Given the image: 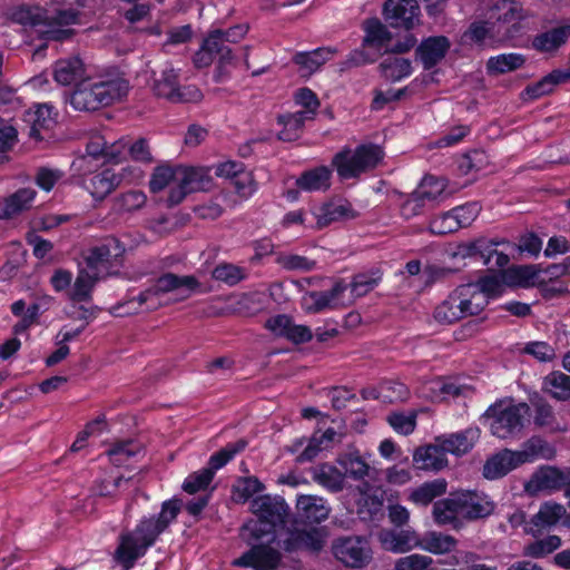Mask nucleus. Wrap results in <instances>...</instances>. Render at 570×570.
<instances>
[{
	"label": "nucleus",
	"instance_id": "nucleus-19",
	"mask_svg": "<svg viewBox=\"0 0 570 570\" xmlns=\"http://www.w3.org/2000/svg\"><path fill=\"white\" fill-rule=\"evenodd\" d=\"M451 47L450 40L444 36L429 37L416 49V55L425 69L436 66Z\"/></svg>",
	"mask_w": 570,
	"mask_h": 570
},
{
	"label": "nucleus",
	"instance_id": "nucleus-18",
	"mask_svg": "<svg viewBox=\"0 0 570 570\" xmlns=\"http://www.w3.org/2000/svg\"><path fill=\"white\" fill-rule=\"evenodd\" d=\"M379 540L385 550L404 553L419 548L420 535L411 529L401 531L383 530L379 533Z\"/></svg>",
	"mask_w": 570,
	"mask_h": 570
},
{
	"label": "nucleus",
	"instance_id": "nucleus-10",
	"mask_svg": "<svg viewBox=\"0 0 570 570\" xmlns=\"http://www.w3.org/2000/svg\"><path fill=\"white\" fill-rule=\"evenodd\" d=\"M250 508L258 520L248 522L244 529L250 531L255 537L268 533L275 527L282 524L288 510L283 498L271 495L255 498L250 503Z\"/></svg>",
	"mask_w": 570,
	"mask_h": 570
},
{
	"label": "nucleus",
	"instance_id": "nucleus-15",
	"mask_svg": "<svg viewBox=\"0 0 570 570\" xmlns=\"http://www.w3.org/2000/svg\"><path fill=\"white\" fill-rule=\"evenodd\" d=\"M281 561V553L271 546H254L233 563L238 567H252L256 570H275Z\"/></svg>",
	"mask_w": 570,
	"mask_h": 570
},
{
	"label": "nucleus",
	"instance_id": "nucleus-28",
	"mask_svg": "<svg viewBox=\"0 0 570 570\" xmlns=\"http://www.w3.org/2000/svg\"><path fill=\"white\" fill-rule=\"evenodd\" d=\"M520 464L533 462L538 459L551 460L556 456L554 448L539 436L525 441L519 451H515Z\"/></svg>",
	"mask_w": 570,
	"mask_h": 570
},
{
	"label": "nucleus",
	"instance_id": "nucleus-35",
	"mask_svg": "<svg viewBox=\"0 0 570 570\" xmlns=\"http://www.w3.org/2000/svg\"><path fill=\"white\" fill-rule=\"evenodd\" d=\"M285 543L287 550L304 549L317 552L324 547V538L317 529L297 530L291 533Z\"/></svg>",
	"mask_w": 570,
	"mask_h": 570
},
{
	"label": "nucleus",
	"instance_id": "nucleus-49",
	"mask_svg": "<svg viewBox=\"0 0 570 570\" xmlns=\"http://www.w3.org/2000/svg\"><path fill=\"white\" fill-rule=\"evenodd\" d=\"M306 120L308 119L298 112L279 116L278 121L284 128L279 131L278 138L284 141L297 139Z\"/></svg>",
	"mask_w": 570,
	"mask_h": 570
},
{
	"label": "nucleus",
	"instance_id": "nucleus-25",
	"mask_svg": "<svg viewBox=\"0 0 570 570\" xmlns=\"http://www.w3.org/2000/svg\"><path fill=\"white\" fill-rule=\"evenodd\" d=\"M124 252L125 248L118 239L107 238L101 245L90 249L86 257L87 268L99 272V266L117 259Z\"/></svg>",
	"mask_w": 570,
	"mask_h": 570
},
{
	"label": "nucleus",
	"instance_id": "nucleus-57",
	"mask_svg": "<svg viewBox=\"0 0 570 570\" xmlns=\"http://www.w3.org/2000/svg\"><path fill=\"white\" fill-rule=\"evenodd\" d=\"M432 563L431 557L413 553L399 558L394 563V570H428Z\"/></svg>",
	"mask_w": 570,
	"mask_h": 570
},
{
	"label": "nucleus",
	"instance_id": "nucleus-45",
	"mask_svg": "<svg viewBox=\"0 0 570 570\" xmlns=\"http://www.w3.org/2000/svg\"><path fill=\"white\" fill-rule=\"evenodd\" d=\"M566 513L567 510L562 504L548 501L540 507L532 522L535 527H551L557 524Z\"/></svg>",
	"mask_w": 570,
	"mask_h": 570
},
{
	"label": "nucleus",
	"instance_id": "nucleus-33",
	"mask_svg": "<svg viewBox=\"0 0 570 570\" xmlns=\"http://www.w3.org/2000/svg\"><path fill=\"white\" fill-rule=\"evenodd\" d=\"M332 170L320 166L304 171L296 180V185L305 191L327 190L331 186Z\"/></svg>",
	"mask_w": 570,
	"mask_h": 570
},
{
	"label": "nucleus",
	"instance_id": "nucleus-20",
	"mask_svg": "<svg viewBox=\"0 0 570 570\" xmlns=\"http://www.w3.org/2000/svg\"><path fill=\"white\" fill-rule=\"evenodd\" d=\"M480 438L479 428H469L464 431L438 436L445 453L463 455L468 453Z\"/></svg>",
	"mask_w": 570,
	"mask_h": 570
},
{
	"label": "nucleus",
	"instance_id": "nucleus-1",
	"mask_svg": "<svg viewBox=\"0 0 570 570\" xmlns=\"http://www.w3.org/2000/svg\"><path fill=\"white\" fill-rule=\"evenodd\" d=\"M212 179L203 168L186 166H157L149 180V189L157 194L169 188L166 199L168 207L179 205L187 195L209 189Z\"/></svg>",
	"mask_w": 570,
	"mask_h": 570
},
{
	"label": "nucleus",
	"instance_id": "nucleus-58",
	"mask_svg": "<svg viewBox=\"0 0 570 570\" xmlns=\"http://www.w3.org/2000/svg\"><path fill=\"white\" fill-rule=\"evenodd\" d=\"M428 204V200L421 195V193L416 188L403 202L401 206V214L406 219L413 218L420 214H423Z\"/></svg>",
	"mask_w": 570,
	"mask_h": 570
},
{
	"label": "nucleus",
	"instance_id": "nucleus-31",
	"mask_svg": "<svg viewBox=\"0 0 570 570\" xmlns=\"http://www.w3.org/2000/svg\"><path fill=\"white\" fill-rule=\"evenodd\" d=\"M311 473L312 479L316 483L331 492H338L344 489L345 474L330 463H322L314 466Z\"/></svg>",
	"mask_w": 570,
	"mask_h": 570
},
{
	"label": "nucleus",
	"instance_id": "nucleus-7",
	"mask_svg": "<svg viewBox=\"0 0 570 570\" xmlns=\"http://www.w3.org/2000/svg\"><path fill=\"white\" fill-rule=\"evenodd\" d=\"M485 295L472 283L459 285L435 307L434 318L440 324H452L480 314L487 306Z\"/></svg>",
	"mask_w": 570,
	"mask_h": 570
},
{
	"label": "nucleus",
	"instance_id": "nucleus-40",
	"mask_svg": "<svg viewBox=\"0 0 570 570\" xmlns=\"http://www.w3.org/2000/svg\"><path fill=\"white\" fill-rule=\"evenodd\" d=\"M524 61L523 56L520 53H502L489 58L485 68L489 75L498 76L521 68Z\"/></svg>",
	"mask_w": 570,
	"mask_h": 570
},
{
	"label": "nucleus",
	"instance_id": "nucleus-36",
	"mask_svg": "<svg viewBox=\"0 0 570 570\" xmlns=\"http://www.w3.org/2000/svg\"><path fill=\"white\" fill-rule=\"evenodd\" d=\"M204 43L206 48L209 49L216 57V59H218L219 66L216 79L220 80L224 65L229 63L233 59L232 49L224 39L223 30L216 29L212 31L204 40Z\"/></svg>",
	"mask_w": 570,
	"mask_h": 570
},
{
	"label": "nucleus",
	"instance_id": "nucleus-11",
	"mask_svg": "<svg viewBox=\"0 0 570 570\" xmlns=\"http://www.w3.org/2000/svg\"><path fill=\"white\" fill-rule=\"evenodd\" d=\"M332 552L340 562L348 568H363L372 560L370 542L360 535L336 538L332 543Z\"/></svg>",
	"mask_w": 570,
	"mask_h": 570
},
{
	"label": "nucleus",
	"instance_id": "nucleus-64",
	"mask_svg": "<svg viewBox=\"0 0 570 570\" xmlns=\"http://www.w3.org/2000/svg\"><path fill=\"white\" fill-rule=\"evenodd\" d=\"M481 210L479 203H469L452 209L460 228L470 226Z\"/></svg>",
	"mask_w": 570,
	"mask_h": 570
},
{
	"label": "nucleus",
	"instance_id": "nucleus-59",
	"mask_svg": "<svg viewBox=\"0 0 570 570\" xmlns=\"http://www.w3.org/2000/svg\"><path fill=\"white\" fill-rule=\"evenodd\" d=\"M410 395L409 389L400 382H385L380 385V396L384 402H403Z\"/></svg>",
	"mask_w": 570,
	"mask_h": 570
},
{
	"label": "nucleus",
	"instance_id": "nucleus-8",
	"mask_svg": "<svg viewBox=\"0 0 570 570\" xmlns=\"http://www.w3.org/2000/svg\"><path fill=\"white\" fill-rule=\"evenodd\" d=\"M530 406L524 403L513 404L511 401L500 400L490 405L483 417L491 420V433L499 439H509L519 435L529 421Z\"/></svg>",
	"mask_w": 570,
	"mask_h": 570
},
{
	"label": "nucleus",
	"instance_id": "nucleus-44",
	"mask_svg": "<svg viewBox=\"0 0 570 570\" xmlns=\"http://www.w3.org/2000/svg\"><path fill=\"white\" fill-rule=\"evenodd\" d=\"M147 203V196L141 190H128L114 198V210L120 214L134 213L141 209Z\"/></svg>",
	"mask_w": 570,
	"mask_h": 570
},
{
	"label": "nucleus",
	"instance_id": "nucleus-63",
	"mask_svg": "<svg viewBox=\"0 0 570 570\" xmlns=\"http://www.w3.org/2000/svg\"><path fill=\"white\" fill-rule=\"evenodd\" d=\"M264 485L255 476L242 478L234 487L235 494L239 500L246 501L254 494L261 492Z\"/></svg>",
	"mask_w": 570,
	"mask_h": 570
},
{
	"label": "nucleus",
	"instance_id": "nucleus-38",
	"mask_svg": "<svg viewBox=\"0 0 570 570\" xmlns=\"http://www.w3.org/2000/svg\"><path fill=\"white\" fill-rule=\"evenodd\" d=\"M543 391L559 401L570 400V375L553 371L543 380Z\"/></svg>",
	"mask_w": 570,
	"mask_h": 570
},
{
	"label": "nucleus",
	"instance_id": "nucleus-12",
	"mask_svg": "<svg viewBox=\"0 0 570 570\" xmlns=\"http://www.w3.org/2000/svg\"><path fill=\"white\" fill-rule=\"evenodd\" d=\"M570 481V468L559 469L553 465H542L538 468L524 483V492L530 497L540 493H552L561 489L567 490V483Z\"/></svg>",
	"mask_w": 570,
	"mask_h": 570
},
{
	"label": "nucleus",
	"instance_id": "nucleus-62",
	"mask_svg": "<svg viewBox=\"0 0 570 570\" xmlns=\"http://www.w3.org/2000/svg\"><path fill=\"white\" fill-rule=\"evenodd\" d=\"M479 560L480 556L472 551H460L451 558L449 563L452 566L465 563L468 566L466 570H498L495 566L480 563Z\"/></svg>",
	"mask_w": 570,
	"mask_h": 570
},
{
	"label": "nucleus",
	"instance_id": "nucleus-14",
	"mask_svg": "<svg viewBox=\"0 0 570 570\" xmlns=\"http://www.w3.org/2000/svg\"><path fill=\"white\" fill-rule=\"evenodd\" d=\"M129 171V167L122 168L118 173L112 169H104L86 179L83 183L85 188L96 200H104L121 185Z\"/></svg>",
	"mask_w": 570,
	"mask_h": 570
},
{
	"label": "nucleus",
	"instance_id": "nucleus-54",
	"mask_svg": "<svg viewBox=\"0 0 570 570\" xmlns=\"http://www.w3.org/2000/svg\"><path fill=\"white\" fill-rule=\"evenodd\" d=\"M460 229L452 210L431 219L429 230L433 235L443 236Z\"/></svg>",
	"mask_w": 570,
	"mask_h": 570
},
{
	"label": "nucleus",
	"instance_id": "nucleus-48",
	"mask_svg": "<svg viewBox=\"0 0 570 570\" xmlns=\"http://www.w3.org/2000/svg\"><path fill=\"white\" fill-rule=\"evenodd\" d=\"M27 121L31 124L30 136L33 138L40 137V130L48 128L52 122V108L43 104L38 105L35 110L27 114Z\"/></svg>",
	"mask_w": 570,
	"mask_h": 570
},
{
	"label": "nucleus",
	"instance_id": "nucleus-51",
	"mask_svg": "<svg viewBox=\"0 0 570 570\" xmlns=\"http://www.w3.org/2000/svg\"><path fill=\"white\" fill-rule=\"evenodd\" d=\"M340 465L345 470V474L358 480L367 475L368 464L356 453H348L338 459Z\"/></svg>",
	"mask_w": 570,
	"mask_h": 570
},
{
	"label": "nucleus",
	"instance_id": "nucleus-13",
	"mask_svg": "<svg viewBox=\"0 0 570 570\" xmlns=\"http://www.w3.org/2000/svg\"><path fill=\"white\" fill-rule=\"evenodd\" d=\"M383 13L393 27L409 30L420 22V7L416 0H386Z\"/></svg>",
	"mask_w": 570,
	"mask_h": 570
},
{
	"label": "nucleus",
	"instance_id": "nucleus-52",
	"mask_svg": "<svg viewBox=\"0 0 570 570\" xmlns=\"http://www.w3.org/2000/svg\"><path fill=\"white\" fill-rule=\"evenodd\" d=\"M276 263L287 271L311 272L316 267V262L297 254H279Z\"/></svg>",
	"mask_w": 570,
	"mask_h": 570
},
{
	"label": "nucleus",
	"instance_id": "nucleus-55",
	"mask_svg": "<svg viewBox=\"0 0 570 570\" xmlns=\"http://www.w3.org/2000/svg\"><path fill=\"white\" fill-rule=\"evenodd\" d=\"M212 276L216 281L224 282L233 286L244 279L245 274L244 271L236 265L219 264L214 268Z\"/></svg>",
	"mask_w": 570,
	"mask_h": 570
},
{
	"label": "nucleus",
	"instance_id": "nucleus-22",
	"mask_svg": "<svg viewBox=\"0 0 570 570\" xmlns=\"http://www.w3.org/2000/svg\"><path fill=\"white\" fill-rule=\"evenodd\" d=\"M520 464L515 451L504 449L491 456L483 465V476L488 480H495L504 476Z\"/></svg>",
	"mask_w": 570,
	"mask_h": 570
},
{
	"label": "nucleus",
	"instance_id": "nucleus-39",
	"mask_svg": "<svg viewBox=\"0 0 570 570\" xmlns=\"http://www.w3.org/2000/svg\"><path fill=\"white\" fill-rule=\"evenodd\" d=\"M333 53L334 51L330 48H320L311 52H298L293 60L301 67L304 75H311L330 60Z\"/></svg>",
	"mask_w": 570,
	"mask_h": 570
},
{
	"label": "nucleus",
	"instance_id": "nucleus-27",
	"mask_svg": "<svg viewBox=\"0 0 570 570\" xmlns=\"http://www.w3.org/2000/svg\"><path fill=\"white\" fill-rule=\"evenodd\" d=\"M458 540L451 535L440 531H426L420 537L419 548L432 554H446L455 550Z\"/></svg>",
	"mask_w": 570,
	"mask_h": 570
},
{
	"label": "nucleus",
	"instance_id": "nucleus-32",
	"mask_svg": "<svg viewBox=\"0 0 570 570\" xmlns=\"http://www.w3.org/2000/svg\"><path fill=\"white\" fill-rule=\"evenodd\" d=\"M342 435L338 434L334 429L330 428L322 434L315 433L304 451L297 456L298 463L312 461L320 451L328 449L332 444L341 442Z\"/></svg>",
	"mask_w": 570,
	"mask_h": 570
},
{
	"label": "nucleus",
	"instance_id": "nucleus-16",
	"mask_svg": "<svg viewBox=\"0 0 570 570\" xmlns=\"http://www.w3.org/2000/svg\"><path fill=\"white\" fill-rule=\"evenodd\" d=\"M37 191L31 187L19 188L1 200L0 219L9 220L32 208Z\"/></svg>",
	"mask_w": 570,
	"mask_h": 570
},
{
	"label": "nucleus",
	"instance_id": "nucleus-30",
	"mask_svg": "<svg viewBox=\"0 0 570 570\" xmlns=\"http://www.w3.org/2000/svg\"><path fill=\"white\" fill-rule=\"evenodd\" d=\"M85 71L82 60L79 57H71L56 62L53 78L58 83L68 86L82 79Z\"/></svg>",
	"mask_w": 570,
	"mask_h": 570
},
{
	"label": "nucleus",
	"instance_id": "nucleus-29",
	"mask_svg": "<svg viewBox=\"0 0 570 570\" xmlns=\"http://www.w3.org/2000/svg\"><path fill=\"white\" fill-rule=\"evenodd\" d=\"M99 279V272L89 268H82L68 291V298L72 302H89L91 293Z\"/></svg>",
	"mask_w": 570,
	"mask_h": 570
},
{
	"label": "nucleus",
	"instance_id": "nucleus-61",
	"mask_svg": "<svg viewBox=\"0 0 570 570\" xmlns=\"http://www.w3.org/2000/svg\"><path fill=\"white\" fill-rule=\"evenodd\" d=\"M295 97L296 102L305 108V110H299L297 112L304 115L308 120L313 119L317 108L320 107V101L316 95L308 88H302Z\"/></svg>",
	"mask_w": 570,
	"mask_h": 570
},
{
	"label": "nucleus",
	"instance_id": "nucleus-9",
	"mask_svg": "<svg viewBox=\"0 0 570 570\" xmlns=\"http://www.w3.org/2000/svg\"><path fill=\"white\" fill-rule=\"evenodd\" d=\"M383 149L374 144H364L355 149L345 148L335 154L332 166L342 180L358 178L374 169L383 159Z\"/></svg>",
	"mask_w": 570,
	"mask_h": 570
},
{
	"label": "nucleus",
	"instance_id": "nucleus-50",
	"mask_svg": "<svg viewBox=\"0 0 570 570\" xmlns=\"http://www.w3.org/2000/svg\"><path fill=\"white\" fill-rule=\"evenodd\" d=\"M246 442L243 440H239L234 444H228L226 448L210 456L208 466L205 469L212 470V476L214 478L215 472L227 464L234 455L244 450Z\"/></svg>",
	"mask_w": 570,
	"mask_h": 570
},
{
	"label": "nucleus",
	"instance_id": "nucleus-46",
	"mask_svg": "<svg viewBox=\"0 0 570 570\" xmlns=\"http://www.w3.org/2000/svg\"><path fill=\"white\" fill-rule=\"evenodd\" d=\"M380 69L386 79L397 81L412 72V65L409 59L389 57L380 63Z\"/></svg>",
	"mask_w": 570,
	"mask_h": 570
},
{
	"label": "nucleus",
	"instance_id": "nucleus-43",
	"mask_svg": "<svg viewBox=\"0 0 570 570\" xmlns=\"http://www.w3.org/2000/svg\"><path fill=\"white\" fill-rule=\"evenodd\" d=\"M534 414L533 422L537 426L547 429L551 432L564 431L566 426L562 425L552 406L544 401H538L533 404Z\"/></svg>",
	"mask_w": 570,
	"mask_h": 570
},
{
	"label": "nucleus",
	"instance_id": "nucleus-6",
	"mask_svg": "<svg viewBox=\"0 0 570 570\" xmlns=\"http://www.w3.org/2000/svg\"><path fill=\"white\" fill-rule=\"evenodd\" d=\"M129 90L122 78L82 80L70 96V104L79 111H94L121 100Z\"/></svg>",
	"mask_w": 570,
	"mask_h": 570
},
{
	"label": "nucleus",
	"instance_id": "nucleus-47",
	"mask_svg": "<svg viewBox=\"0 0 570 570\" xmlns=\"http://www.w3.org/2000/svg\"><path fill=\"white\" fill-rule=\"evenodd\" d=\"M523 18L521 6L512 0H499L490 14V19L504 23L517 22Z\"/></svg>",
	"mask_w": 570,
	"mask_h": 570
},
{
	"label": "nucleus",
	"instance_id": "nucleus-41",
	"mask_svg": "<svg viewBox=\"0 0 570 570\" xmlns=\"http://www.w3.org/2000/svg\"><path fill=\"white\" fill-rule=\"evenodd\" d=\"M107 453L111 463L120 466L126 464L131 458L144 454V446L134 440L120 441L115 443Z\"/></svg>",
	"mask_w": 570,
	"mask_h": 570
},
{
	"label": "nucleus",
	"instance_id": "nucleus-56",
	"mask_svg": "<svg viewBox=\"0 0 570 570\" xmlns=\"http://www.w3.org/2000/svg\"><path fill=\"white\" fill-rule=\"evenodd\" d=\"M387 421L397 433L407 435L411 434L416 426V413L394 412L389 415Z\"/></svg>",
	"mask_w": 570,
	"mask_h": 570
},
{
	"label": "nucleus",
	"instance_id": "nucleus-17",
	"mask_svg": "<svg viewBox=\"0 0 570 570\" xmlns=\"http://www.w3.org/2000/svg\"><path fill=\"white\" fill-rule=\"evenodd\" d=\"M364 38L362 47L373 51L375 57H379L382 51H389V43L392 40V35L379 19H367L363 22Z\"/></svg>",
	"mask_w": 570,
	"mask_h": 570
},
{
	"label": "nucleus",
	"instance_id": "nucleus-37",
	"mask_svg": "<svg viewBox=\"0 0 570 570\" xmlns=\"http://www.w3.org/2000/svg\"><path fill=\"white\" fill-rule=\"evenodd\" d=\"M540 269L534 265L512 266L503 274L508 285L519 287L533 286L539 281Z\"/></svg>",
	"mask_w": 570,
	"mask_h": 570
},
{
	"label": "nucleus",
	"instance_id": "nucleus-4",
	"mask_svg": "<svg viewBox=\"0 0 570 570\" xmlns=\"http://www.w3.org/2000/svg\"><path fill=\"white\" fill-rule=\"evenodd\" d=\"M198 287L199 282L191 275L178 276L173 273H166L138 296L114 306L112 312L117 316H125L138 313L140 309L155 311L163 305L161 297L164 294L177 293L179 299H185Z\"/></svg>",
	"mask_w": 570,
	"mask_h": 570
},
{
	"label": "nucleus",
	"instance_id": "nucleus-2",
	"mask_svg": "<svg viewBox=\"0 0 570 570\" xmlns=\"http://www.w3.org/2000/svg\"><path fill=\"white\" fill-rule=\"evenodd\" d=\"M180 510L179 501H167L163 504L157 519H144L134 531L120 537L119 547L116 550V559L126 568H129L146 550L154 544L157 537L176 519Z\"/></svg>",
	"mask_w": 570,
	"mask_h": 570
},
{
	"label": "nucleus",
	"instance_id": "nucleus-60",
	"mask_svg": "<svg viewBox=\"0 0 570 570\" xmlns=\"http://www.w3.org/2000/svg\"><path fill=\"white\" fill-rule=\"evenodd\" d=\"M212 470L202 469L200 471L191 473L184 482L183 489L194 494L200 490H205L212 482Z\"/></svg>",
	"mask_w": 570,
	"mask_h": 570
},
{
	"label": "nucleus",
	"instance_id": "nucleus-34",
	"mask_svg": "<svg viewBox=\"0 0 570 570\" xmlns=\"http://www.w3.org/2000/svg\"><path fill=\"white\" fill-rule=\"evenodd\" d=\"M316 216V228L322 229L334 222L345 220L355 217V213L350 204L328 203L324 204Z\"/></svg>",
	"mask_w": 570,
	"mask_h": 570
},
{
	"label": "nucleus",
	"instance_id": "nucleus-21",
	"mask_svg": "<svg viewBox=\"0 0 570 570\" xmlns=\"http://www.w3.org/2000/svg\"><path fill=\"white\" fill-rule=\"evenodd\" d=\"M298 515L307 522L320 523L328 518L331 508L327 502L317 495H299L296 501Z\"/></svg>",
	"mask_w": 570,
	"mask_h": 570
},
{
	"label": "nucleus",
	"instance_id": "nucleus-3",
	"mask_svg": "<svg viewBox=\"0 0 570 570\" xmlns=\"http://www.w3.org/2000/svg\"><path fill=\"white\" fill-rule=\"evenodd\" d=\"M495 504L490 498L476 491H459L433 504L432 515L439 525L460 528L461 521H474L492 514Z\"/></svg>",
	"mask_w": 570,
	"mask_h": 570
},
{
	"label": "nucleus",
	"instance_id": "nucleus-5",
	"mask_svg": "<svg viewBox=\"0 0 570 570\" xmlns=\"http://www.w3.org/2000/svg\"><path fill=\"white\" fill-rule=\"evenodd\" d=\"M10 18L19 24L37 28L47 39L60 41L71 37L72 30L65 27L76 23L78 13L70 9L48 16L47 11L38 6L20 4L11 9Z\"/></svg>",
	"mask_w": 570,
	"mask_h": 570
},
{
	"label": "nucleus",
	"instance_id": "nucleus-23",
	"mask_svg": "<svg viewBox=\"0 0 570 570\" xmlns=\"http://www.w3.org/2000/svg\"><path fill=\"white\" fill-rule=\"evenodd\" d=\"M445 451L441 448L436 438L434 444L419 448L413 454L414 466L420 470L439 471L448 465Z\"/></svg>",
	"mask_w": 570,
	"mask_h": 570
},
{
	"label": "nucleus",
	"instance_id": "nucleus-42",
	"mask_svg": "<svg viewBox=\"0 0 570 570\" xmlns=\"http://www.w3.org/2000/svg\"><path fill=\"white\" fill-rule=\"evenodd\" d=\"M446 492V483L443 480H434L425 482L419 488L414 489L409 499L417 505H428L435 498L441 497Z\"/></svg>",
	"mask_w": 570,
	"mask_h": 570
},
{
	"label": "nucleus",
	"instance_id": "nucleus-24",
	"mask_svg": "<svg viewBox=\"0 0 570 570\" xmlns=\"http://www.w3.org/2000/svg\"><path fill=\"white\" fill-rule=\"evenodd\" d=\"M153 83L151 89L157 97L170 100L177 85L178 72L168 62L157 66L151 70Z\"/></svg>",
	"mask_w": 570,
	"mask_h": 570
},
{
	"label": "nucleus",
	"instance_id": "nucleus-26",
	"mask_svg": "<svg viewBox=\"0 0 570 570\" xmlns=\"http://www.w3.org/2000/svg\"><path fill=\"white\" fill-rule=\"evenodd\" d=\"M570 38V19L564 23L535 36L532 47L541 52H551L563 46Z\"/></svg>",
	"mask_w": 570,
	"mask_h": 570
},
{
	"label": "nucleus",
	"instance_id": "nucleus-53",
	"mask_svg": "<svg viewBox=\"0 0 570 570\" xmlns=\"http://www.w3.org/2000/svg\"><path fill=\"white\" fill-rule=\"evenodd\" d=\"M445 187L446 184L444 179L429 176L422 180L417 187V190L428 200L429 204H432L442 197Z\"/></svg>",
	"mask_w": 570,
	"mask_h": 570
}]
</instances>
